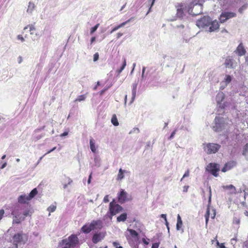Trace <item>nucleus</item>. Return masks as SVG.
Listing matches in <instances>:
<instances>
[{
	"mask_svg": "<svg viewBox=\"0 0 248 248\" xmlns=\"http://www.w3.org/2000/svg\"><path fill=\"white\" fill-rule=\"evenodd\" d=\"M196 25L199 28L209 27L208 31L210 32L215 31L219 28V24L217 20L212 21L209 16H204L202 18L198 20Z\"/></svg>",
	"mask_w": 248,
	"mask_h": 248,
	"instance_id": "1",
	"label": "nucleus"
},
{
	"mask_svg": "<svg viewBox=\"0 0 248 248\" xmlns=\"http://www.w3.org/2000/svg\"><path fill=\"white\" fill-rule=\"evenodd\" d=\"M79 240L77 235L72 234L68 238L62 240L59 243L60 248H77Z\"/></svg>",
	"mask_w": 248,
	"mask_h": 248,
	"instance_id": "2",
	"label": "nucleus"
},
{
	"mask_svg": "<svg viewBox=\"0 0 248 248\" xmlns=\"http://www.w3.org/2000/svg\"><path fill=\"white\" fill-rule=\"evenodd\" d=\"M38 193L36 188L31 191L29 195L24 193L19 195L17 198V202L21 205H28L29 202Z\"/></svg>",
	"mask_w": 248,
	"mask_h": 248,
	"instance_id": "3",
	"label": "nucleus"
},
{
	"mask_svg": "<svg viewBox=\"0 0 248 248\" xmlns=\"http://www.w3.org/2000/svg\"><path fill=\"white\" fill-rule=\"evenodd\" d=\"M176 9V16L172 19V20H176L178 18H184L186 16V14L187 12V9L186 6L183 3H178L175 5Z\"/></svg>",
	"mask_w": 248,
	"mask_h": 248,
	"instance_id": "4",
	"label": "nucleus"
},
{
	"mask_svg": "<svg viewBox=\"0 0 248 248\" xmlns=\"http://www.w3.org/2000/svg\"><path fill=\"white\" fill-rule=\"evenodd\" d=\"M202 5L197 2H192L189 5L187 13L193 16L198 15L202 13Z\"/></svg>",
	"mask_w": 248,
	"mask_h": 248,
	"instance_id": "5",
	"label": "nucleus"
},
{
	"mask_svg": "<svg viewBox=\"0 0 248 248\" xmlns=\"http://www.w3.org/2000/svg\"><path fill=\"white\" fill-rule=\"evenodd\" d=\"M204 151L208 154H215L217 152L220 148V145L213 143H209L203 144Z\"/></svg>",
	"mask_w": 248,
	"mask_h": 248,
	"instance_id": "6",
	"label": "nucleus"
},
{
	"mask_svg": "<svg viewBox=\"0 0 248 248\" xmlns=\"http://www.w3.org/2000/svg\"><path fill=\"white\" fill-rule=\"evenodd\" d=\"M23 206H16L12 214L14 216L13 223L19 224L24 220V217L21 215V212H19V208H22Z\"/></svg>",
	"mask_w": 248,
	"mask_h": 248,
	"instance_id": "7",
	"label": "nucleus"
},
{
	"mask_svg": "<svg viewBox=\"0 0 248 248\" xmlns=\"http://www.w3.org/2000/svg\"><path fill=\"white\" fill-rule=\"evenodd\" d=\"M123 210V207L118 204H117L115 202V200H113L111 202H110L109 205V211L111 216L110 218H111L112 216H114L116 214L122 211Z\"/></svg>",
	"mask_w": 248,
	"mask_h": 248,
	"instance_id": "8",
	"label": "nucleus"
},
{
	"mask_svg": "<svg viewBox=\"0 0 248 248\" xmlns=\"http://www.w3.org/2000/svg\"><path fill=\"white\" fill-rule=\"evenodd\" d=\"M132 200V196L128 194L124 189H121L120 193L118 194V200L120 203H124Z\"/></svg>",
	"mask_w": 248,
	"mask_h": 248,
	"instance_id": "9",
	"label": "nucleus"
},
{
	"mask_svg": "<svg viewBox=\"0 0 248 248\" xmlns=\"http://www.w3.org/2000/svg\"><path fill=\"white\" fill-rule=\"evenodd\" d=\"M225 127L224 118L220 117H216L215 119V125L213 129L215 131L219 132Z\"/></svg>",
	"mask_w": 248,
	"mask_h": 248,
	"instance_id": "10",
	"label": "nucleus"
},
{
	"mask_svg": "<svg viewBox=\"0 0 248 248\" xmlns=\"http://www.w3.org/2000/svg\"><path fill=\"white\" fill-rule=\"evenodd\" d=\"M127 231L130 233V235L126 236L129 243H131V241L137 242L139 240V234L136 231L130 229H127Z\"/></svg>",
	"mask_w": 248,
	"mask_h": 248,
	"instance_id": "11",
	"label": "nucleus"
},
{
	"mask_svg": "<svg viewBox=\"0 0 248 248\" xmlns=\"http://www.w3.org/2000/svg\"><path fill=\"white\" fill-rule=\"evenodd\" d=\"M206 170L217 177L218 175L217 172L219 170V168L217 164L211 163L207 166Z\"/></svg>",
	"mask_w": 248,
	"mask_h": 248,
	"instance_id": "12",
	"label": "nucleus"
},
{
	"mask_svg": "<svg viewBox=\"0 0 248 248\" xmlns=\"http://www.w3.org/2000/svg\"><path fill=\"white\" fill-rule=\"evenodd\" d=\"M13 240L15 246H17L18 243L22 242L25 243L27 240V237L22 233H18L14 236Z\"/></svg>",
	"mask_w": 248,
	"mask_h": 248,
	"instance_id": "13",
	"label": "nucleus"
},
{
	"mask_svg": "<svg viewBox=\"0 0 248 248\" xmlns=\"http://www.w3.org/2000/svg\"><path fill=\"white\" fill-rule=\"evenodd\" d=\"M16 206H23V207L19 208V212H21L20 211H22V217H24V218L25 217L28 216H31L32 214V212L31 210V209L30 206L28 205H17Z\"/></svg>",
	"mask_w": 248,
	"mask_h": 248,
	"instance_id": "14",
	"label": "nucleus"
},
{
	"mask_svg": "<svg viewBox=\"0 0 248 248\" xmlns=\"http://www.w3.org/2000/svg\"><path fill=\"white\" fill-rule=\"evenodd\" d=\"M106 232H99L95 233L92 238V241L94 244H97V243L101 241L105 237Z\"/></svg>",
	"mask_w": 248,
	"mask_h": 248,
	"instance_id": "15",
	"label": "nucleus"
},
{
	"mask_svg": "<svg viewBox=\"0 0 248 248\" xmlns=\"http://www.w3.org/2000/svg\"><path fill=\"white\" fill-rule=\"evenodd\" d=\"M236 14L233 12L222 13L220 16V21L221 23L224 22L227 19L236 16Z\"/></svg>",
	"mask_w": 248,
	"mask_h": 248,
	"instance_id": "16",
	"label": "nucleus"
},
{
	"mask_svg": "<svg viewBox=\"0 0 248 248\" xmlns=\"http://www.w3.org/2000/svg\"><path fill=\"white\" fill-rule=\"evenodd\" d=\"M225 97V95L222 92L219 93L216 96V101L219 105V107L223 108H225V105L222 103Z\"/></svg>",
	"mask_w": 248,
	"mask_h": 248,
	"instance_id": "17",
	"label": "nucleus"
},
{
	"mask_svg": "<svg viewBox=\"0 0 248 248\" xmlns=\"http://www.w3.org/2000/svg\"><path fill=\"white\" fill-rule=\"evenodd\" d=\"M90 224L93 230L102 228V221L100 220H93Z\"/></svg>",
	"mask_w": 248,
	"mask_h": 248,
	"instance_id": "18",
	"label": "nucleus"
},
{
	"mask_svg": "<svg viewBox=\"0 0 248 248\" xmlns=\"http://www.w3.org/2000/svg\"><path fill=\"white\" fill-rule=\"evenodd\" d=\"M236 163L235 161H231L227 162L224 166V167L222 169V171L226 172L236 166Z\"/></svg>",
	"mask_w": 248,
	"mask_h": 248,
	"instance_id": "19",
	"label": "nucleus"
},
{
	"mask_svg": "<svg viewBox=\"0 0 248 248\" xmlns=\"http://www.w3.org/2000/svg\"><path fill=\"white\" fill-rule=\"evenodd\" d=\"M224 189L229 190L228 194L230 195L234 194L236 193V188L232 185L228 186H222Z\"/></svg>",
	"mask_w": 248,
	"mask_h": 248,
	"instance_id": "20",
	"label": "nucleus"
},
{
	"mask_svg": "<svg viewBox=\"0 0 248 248\" xmlns=\"http://www.w3.org/2000/svg\"><path fill=\"white\" fill-rule=\"evenodd\" d=\"M235 52L240 56L245 54L246 51L242 43L238 45Z\"/></svg>",
	"mask_w": 248,
	"mask_h": 248,
	"instance_id": "21",
	"label": "nucleus"
},
{
	"mask_svg": "<svg viewBox=\"0 0 248 248\" xmlns=\"http://www.w3.org/2000/svg\"><path fill=\"white\" fill-rule=\"evenodd\" d=\"M224 64L226 67L233 68V60L230 57H228L226 59Z\"/></svg>",
	"mask_w": 248,
	"mask_h": 248,
	"instance_id": "22",
	"label": "nucleus"
},
{
	"mask_svg": "<svg viewBox=\"0 0 248 248\" xmlns=\"http://www.w3.org/2000/svg\"><path fill=\"white\" fill-rule=\"evenodd\" d=\"M137 83H133L132 85V96L131 98V100L130 102V104H131L134 101L137 92Z\"/></svg>",
	"mask_w": 248,
	"mask_h": 248,
	"instance_id": "23",
	"label": "nucleus"
},
{
	"mask_svg": "<svg viewBox=\"0 0 248 248\" xmlns=\"http://www.w3.org/2000/svg\"><path fill=\"white\" fill-rule=\"evenodd\" d=\"M92 230L93 228H91V226L90 223L84 225L81 228V231L85 233H88Z\"/></svg>",
	"mask_w": 248,
	"mask_h": 248,
	"instance_id": "24",
	"label": "nucleus"
},
{
	"mask_svg": "<svg viewBox=\"0 0 248 248\" xmlns=\"http://www.w3.org/2000/svg\"><path fill=\"white\" fill-rule=\"evenodd\" d=\"M132 19V18H131L130 19L127 20V21L124 22H123L122 23L120 24V25L116 26L115 27H114L110 32V33H113L114 31L118 30L119 29H120V28H122L123 27H124V25H125L127 23L129 22L131 19Z\"/></svg>",
	"mask_w": 248,
	"mask_h": 248,
	"instance_id": "25",
	"label": "nucleus"
},
{
	"mask_svg": "<svg viewBox=\"0 0 248 248\" xmlns=\"http://www.w3.org/2000/svg\"><path fill=\"white\" fill-rule=\"evenodd\" d=\"M209 199H208V207L207 209L206 213L205 216H207L208 217H209V215H210V208L209 206L211 204V196H212V192H211V187H209Z\"/></svg>",
	"mask_w": 248,
	"mask_h": 248,
	"instance_id": "26",
	"label": "nucleus"
},
{
	"mask_svg": "<svg viewBox=\"0 0 248 248\" xmlns=\"http://www.w3.org/2000/svg\"><path fill=\"white\" fill-rule=\"evenodd\" d=\"M127 171L125 170H123L122 169H120L119 170V172L117 175V179L118 180H121L124 178V173H127Z\"/></svg>",
	"mask_w": 248,
	"mask_h": 248,
	"instance_id": "27",
	"label": "nucleus"
},
{
	"mask_svg": "<svg viewBox=\"0 0 248 248\" xmlns=\"http://www.w3.org/2000/svg\"><path fill=\"white\" fill-rule=\"evenodd\" d=\"M28 28H30V34L31 35H35L36 36L37 35V33L36 32L35 28L32 25H29L27 27H25L24 29V30L27 29Z\"/></svg>",
	"mask_w": 248,
	"mask_h": 248,
	"instance_id": "28",
	"label": "nucleus"
},
{
	"mask_svg": "<svg viewBox=\"0 0 248 248\" xmlns=\"http://www.w3.org/2000/svg\"><path fill=\"white\" fill-rule=\"evenodd\" d=\"M35 7V4L32 2H30L29 3L28 8L27 10V12L29 14H31Z\"/></svg>",
	"mask_w": 248,
	"mask_h": 248,
	"instance_id": "29",
	"label": "nucleus"
},
{
	"mask_svg": "<svg viewBox=\"0 0 248 248\" xmlns=\"http://www.w3.org/2000/svg\"><path fill=\"white\" fill-rule=\"evenodd\" d=\"M182 224H183V222H182V220L181 219V217L179 215H178L177 224H176L177 230L179 231L181 229V228L182 226Z\"/></svg>",
	"mask_w": 248,
	"mask_h": 248,
	"instance_id": "30",
	"label": "nucleus"
},
{
	"mask_svg": "<svg viewBox=\"0 0 248 248\" xmlns=\"http://www.w3.org/2000/svg\"><path fill=\"white\" fill-rule=\"evenodd\" d=\"M90 146L92 151L93 153H95L96 152V148L95 146L94 140L93 139H91L90 140Z\"/></svg>",
	"mask_w": 248,
	"mask_h": 248,
	"instance_id": "31",
	"label": "nucleus"
},
{
	"mask_svg": "<svg viewBox=\"0 0 248 248\" xmlns=\"http://www.w3.org/2000/svg\"><path fill=\"white\" fill-rule=\"evenodd\" d=\"M127 218V214L123 213L117 217V220L118 222L124 221Z\"/></svg>",
	"mask_w": 248,
	"mask_h": 248,
	"instance_id": "32",
	"label": "nucleus"
},
{
	"mask_svg": "<svg viewBox=\"0 0 248 248\" xmlns=\"http://www.w3.org/2000/svg\"><path fill=\"white\" fill-rule=\"evenodd\" d=\"M94 165L97 167H100L101 164V159L97 155H95L94 157Z\"/></svg>",
	"mask_w": 248,
	"mask_h": 248,
	"instance_id": "33",
	"label": "nucleus"
},
{
	"mask_svg": "<svg viewBox=\"0 0 248 248\" xmlns=\"http://www.w3.org/2000/svg\"><path fill=\"white\" fill-rule=\"evenodd\" d=\"M111 122L114 126H118L119 125V122L115 114L112 115Z\"/></svg>",
	"mask_w": 248,
	"mask_h": 248,
	"instance_id": "34",
	"label": "nucleus"
},
{
	"mask_svg": "<svg viewBox=\"0 0 248 248\" xmlns=\"http://www.w3.org/2000/svg\"><path fill=\"white\" fill-rule=\"evenodd\" d=\"M232 80V78L229 75H226L225 78H224V80L222 82V84H224V86H226L228 83H229Z\"/></svg>",
	"mask_w": 248,
	"mask_h": 248,
	"instance_id": "35",
	"label": "nucleus"
},
{
	"mask_svg": "<svg viewBox=\"0 0 248 248\" xmlns=\"http://www.w3.org/2000/svg\"><path fill=\"white\" fill-rule=\"evenodd\" d=\"M126 65V59H125V58H124V62H123V64L122 66L119 69H118L117 70V72L118 73V74H120L122 72V71L124 69Z\"/></svg>",
	"mask_w": 248,
	"mask_h": 248,
	"instance_id": "36",
	"label": "nucleus"
},
{
	"mask_svg": "<svg viewBox=\"0 0 248 248\" xmlns=\"http://www.w3.org/2000/svg\"><path fill=\"white\" fill-rule=\"evenodd\" d=\"M86 98V96L85 94L81 95L78 96L77 98H76L75 100V102L78 101L81 102L82 101H84Z\"/></svg>",
	"mask_w": 248,
	"mask_h": 248,
	"instance_id": "37",
	"label": "nucleus"
},
{
	"mask_svg": "<svg viewBox=\"0 0 248 248\" xmlns=\"http://www.w3.org/2000/svg\"><path fill=\"white\" fill-rule=\"evenodd\" d=\"M56 206L54 205H51L47 208V211L49 212V216L50 215L51 212H53L55 211Z\"/></svg>",
	"mask_w": 248,
	"mask_h": 248,
	"instance_id": "38",
	"label": "nucleus"
},
{
	"mask_svg": "<svg viewBox=\"0 0 248 248\" xmlns=\"http://www.w3.org/2000/svg\"><path fill=\"white\" fill-rule=\"evenodd\" d=\"M99 24H97L94 27H92L90 30V34H93L98 29L99 27Z\"/></svg>",
	"mask_w": 248,
	"mask_h": 248,
	"instance_id": "39",
	"label": "nucleus"
},
{
	"mask_svg": "<svg viewBox=\"0 0 248 248\" xmlns=\"http://www.w3.org/2000/svg\"><path fill=\"white\" fill-rule=\"evenodd\" d=\"M248 7V4H245L242 6H241L238 10V11L240 13H243V11L245 10Z\"/></svg>",
	"mask_w": 248,
	"mask_h": 248,
	"instance_id": "40",
	"label": "nucleus"
},
{
	"mask_svg": "<svg viewBox=\"0 0 248 248\" xmlns=\"http://www.w3.org/2000/svg\"><path fill=\"white\" fill-rule=\"evenodd\" d=\"M248 152V144H246L243 147V155H245Z\"/></svg>",
	"mask_w": 248,
	"mask_h": 248,
	"instance_id": "41",
	"label": "nucleus"
},
{
	"mask_svg": "<svg viewBox=\"0 0 248 248\" xmlns=\"http://www.w3.org/2000/svg\"><path fill=\"white\" fill-rule=\"evenodd\" d=\"M155 1V0H150L149 1V2H151V6L149 8V10H148V12L147 13L146 15H148L151 12V8L154 4Z\"/></svg>",
	"mask_w": 248,
	"mask_h": 248,
	"instance_id": "42",
	"label": "nucleus"
},
{
	"mask_svg": "<svg viewBox=\"0 0 248 248\" xmlns=\"http://www.w3.org/2000/svg\"><path fill=\"white\" fill-rule=\"evenodd\" d=\"M99 59V54L98 53H95L93 55V61L96 62Z\"/></svg>",
	"mask_w": 248,
	"mask_h": 248,
	"instance_id": "43",
	"label": "nucleus"
},
{
	"mask_svg": "<svg viewBox=\"0 0 248 248\" xmlns=\"http://www.w3.org/2000/svg\"><path fill=\"white\" fill-rule=\"evenodd\" d=\"M146 67L143 66L142 67V75H141V78L142 79H143L145 77V71Z\"/></svg>",
	"mask_w": 248,
	"mask_h": 248,
	"instance_id": "44",
	"label": "nucleus"
},
{
	"mask_svg": "<svg viewBox=\"0 0 248 248\" xmlns=\"http://www.w3.org/2000/svg\"><path fill=\"white\" fill-rule=\"evenodd\" d=\"M4 210L3 209L0 210V221L2 219L4 214Z\"/></svg>",
	"mask_w": 248,
	"mask_h": 248,
	"instance_id": "45",
	"label": "nucleus"
},
{
	"mask_svg": "<svg viewBox=\"0 0 248 248\" xmlns=\"http://www.w3.org/2000/svg\"><path fill=\"white\" fill-rule=\"evenodd\" d=\"M189 175V170H187L185 172V174H184L183 176V178L182 179H181V181L182 180V179L185 178V177H188Z\"/></svg>",
	"mask_w": 248,
	"mask_h": 248,
	"instance_id": "46",
	"label": "nucleus"
},
{
	"mask_svg": "<svg viewBox=\"0 0 248 248\" xmlns=\"http://www.w3.org/2000/svg\"><path fill=\"white\" fill-rule=\"evenodd\" d=\"M113 244V246L116 247V248H123L122 247L120 246L119 243L117 242H115Z\"/></svg>",
	"mask_w": 248,
	"mask_h": 248,
	"instance_id": "47",
	"label": "nucleus"
},
{
	"mask_svg": "<svg viewBox=\"0 0 248 248\" xmlns=\"http://www.w3.org/2000/svg\"><path fill=\"white\" fill-rule=\"evenodd\" d=\"M103 201L104 202H109L108 195H106L104 198Z\"/></svg>",
	"mask_w": 248,
	"mask_h": 248,
	"instance_id": "48",
	"label": "nucleus"
},
{
	"mask_svg": "<svg viewBox=\"0 0 248 248\" xmlns=\"http://www.w3.org/2000/svg\"><path fill=\"white\" fill-rule=\"evenodd\" d=\"M17 39L18 40H21L22 42H24L25 41V39L24 38L22 37V35H18L17 37Z\"/></svg>",
	"mask_w": 248,
	"mask_h": 248,
	"instance_id": "49",
	"label": "nucleus"
},
{
	"mask_svg": "<svg viewBox=\"0 0 248 248\" xmlns=\"http://www.w3.org/2000/svg\"><path fill=\"white\" fill-rule=\"evenodd\" d=\"M176 133V130L173 131L172 133L171 134L170 136L169 137V140H171L173 138L175 134Z\"/></svg>",
	"mask_w": 248,
	"mask_h": 248,
	"instance_id": "50",
	"label": "nucleus"
},
{
	"mask_svg": "<svg viewBox=\"0 0 248 248\" xmlns=\"http://www.w3.org/2000/svg\"><path fill=\"white\" fill-rule=\"evenodd\" d=\"M212 214L211 217H212V218H215V216H216V211H215V209H213L212 210Z\"/></svg>",
	"mask_w": 248,
	"mask_h": 248,
	"instance_id": "51",
	"label": "nucleus"
},
{
	"mask_svg": "<svg viewBox=\"0 0 248 248\" xmlns=\"http://www.w3.org/2000/svg\"><path fill=\"white\" fill-rule=\"evenodd\" d=\"M159 244L157 243H154L152 245V248H158Z\"/></svg>",
	"mask_w": 248,
	"mask_h": 248,
	"instance_id": "52",
	"label": "nucleus"
},
{
	"mask_svg": "<svg viewBox=\"0 0 248 248\" xmlns=\"http://www.w3.org/2000/svg\"><path fill=\"white\" fill-rule=\"evenodd\" d=\"M217 244L220 246V248H227L223 243L219 244V243L217 242Z\"/></svg>",
	"mask_w": 248,
	"mask_h": 248,
	"instance_id": "53",
	"label": "nucleus"
},
{
	"mask_svg": "<svg viewBox=\"0 0 248 248\" xmlns=\"http://www.w3.org/2000/svg\"><path fill=\"white\" fill-rule=\"evenodd\" d=\"M45 155H44L43 156L40 157L39 159V160H38L37 162L36 163V164H35V167L37 166L40 162V161H41V160L42 159V158H43V157Z\"/></svg>",
	"mask_w": 248,
	"mask_h": 248,
	"instance_id": "54",
	"label": "nucleus"
},
{
	"mask_svg": "<svg viewBox=\"0 0 248 248\" xmlns=\"http://www.w3.org/2000/svg\"><path fill=\"white\" fill-rule=\"evenodd\" d=\"M68 134V132H64V133H63L62 134L60 135V137H64V136H67Z\"/></svg>",
	"mask_w": 248,
	"mask_h": 248,
	"instance_id": "55",
	"label": "nucleus"
},
{
	"mask_svg": "<svg viewBox=\"0 0 248 248\" xmlns=\"http://www.w3.org/2000/svg\"><path fill=\"white\" fill-rule=\"evenodd\" d=\"M56 147H54L53 148H52L51 150L48 151L45 155H46V154H49L51 152H52V151H54L55 149H56Z\"/></svg>",
	"mask_w": 248,
	"mask_h": 248,
	"instance_id": "56",
	"label": "nucleus"
},
{
	"mask_svg": "<svg viewBox=\"0 0 248 248\" xmlns=\"http://www.w3.org/2000/svg\"><path fill=\"white\" fill-rule=\"evenodd\" d=\"M7 165V163L6 162H4L2 165V166L0 167V169H4Z\"/></svg>",
	"mask_w": 248,
	"mask_h": 248,
	"instance_id": "57",
	"label": "nucleus"
},
{
	"mask_svg": "<svg viewBox=\"0 0 248 248\" xmlns=\"http://www.w3.org/2000/svg\"><path fill=\"white\" fill-rule=\"evenodd\" d=\"M95 37H93L91 39V44H92V43H93L95 41Z\"/></svg>",
	"mask_w": 248,
	"mask_h": 248,
	"instance_id": "58",
	"label": "nucleus"
},
{
	"mask_svg": "<svg viewBox=\"0 0 248 248\" xmlns=\"http://www.w3.org/2000/svg\"><path fill=\"white\" fill-rule=\"evenodd\" d=\"M123 35V34L122 33H121V32H119L117 34V38H119L120 37H121L122 35Z\"/></svg>",
	"mask_w": 248,
	"mask_h": 248,
	"instance_id": "59",
	"label": "nucleus"
},
{
	"mask_svg": "<svg viewBox=\"0 0 248 248\" xmlns=\"http://www.w3.org/2000/svg\"><path fill=\"white\" fill-rule=\"evenodd\" d=\"M161 217L162 218H163L164 219L165 221H166V219H167L166 215V214H161Z\"/></svg>",
	"mask_w": 248,
	"mask_h": 248,
	"instance_id": "60",
	"label": "nucleus"
},
{
	"mask_svg": "<svg viewBox=\"0 0 248 248\" xmlns=\"http://www.w3.org/2000/svg\"><path fill=\"white\" fill-rule=\"evenodd\" d=\"M234 222H235L237 224H239L240 222V220L239 219L235 218L234 219Z\"/></svg>",
	"mask_w": 248,
	"mask_h": 248,
	"instance_id": "61",
	"label": "nucleus"
},
{
	"mask_svg": "<svg viewBox=\"0 0 248 248\" xmlns=\"http://www.w3.org/2000/svg\"><path fill=\"white\" fill-rule=\"evenodd\" d=\"M107 90H108V88H106V89H104V90H103L101 91H100V95H102V94L104 93V92H105L106 91H107Z\"/></svg>",
	"mask_w": 248,
	"mask_h": 248,
	"instance_id": "62",
	"label": "nucleus"
},
{
	"mask_svg": "<svg viewBox=\"0 0 248 248\" xmlns=\"http://www.w3.org/2000/svg\"><path fill=\"white\" fill-rule=\"evenodd\" d=\"M73 181L70 178H68V183L67 185H70L72 183Z\"/></svg>",
	"mask_w": 248,
	"mask_h": 248,
	"instance_id": "63",
	"label": "nucleus"
},
{
	"mask_svg": "<svg viewBox=\"0 0 248 248\" xmlns=\"http://www.w3.org/2000/svg\"><path fill=\"white\" fill-rule=\"evenodd\" d=\"M188 188V186H185L184 187L183 191L184 192H187Z\"/></svg>",
	"mask_w": 248,
	"mask_h": 248,
	"instance_id": "64",
	"label": "nucleus"
}]
</instances>
